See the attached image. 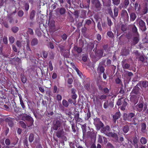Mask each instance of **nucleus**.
<instances>
[{
  "label": "nucleus",
  "mask_w": 148,
  "mask_h": 148,
  "mask_svg": "<svg viewBox=\"0 0 148 148\" xmlns=\"http://www.w3.org/2000/svg\"><path fill=\"white\" fill-rule=\"evenodd\" d=\"M82 130L83 136H84L86 131V126L85 124L82 125Z\"/></svg>",
  "instance_id": "72a5a7b5"
},
{
  "label": "nucleus",
  "mask_w": 148,
  "mask_h": 148,
  "mask_svg": "<svg viewBox=\"0 0 148 148\" xmlns=\"http://www.w3.org/2000/svg\"><path fill=\"white\" fill-rule=\"evenodd\" d=\"M129 53V51L128 49H124L122 50L121 52L122 55L126 56Z\"/></svg>",
  "instance_id": "7c9ffc66"
},
{
  "label": "nucleus",
  "mask_w": 148,
  "mask_h": 148,
  "mask_svg": "<svg viewBox=\"0 0 148 148\" xmlns=\"http://www.w3.org/2000/svg\"><path fill=\"white\" fill-rule=\"evenodd\" d=\"M148 8L147 7V6H145L143 10L142 11V13L143 14H145L147 13L148 12Z\"/></svg>",
  "instance_id": "c03bdc74"
},
{
  "label": "nucleus",
  "mask_w": 148,
  "mask_h": 148,
  "mask_svg": "<svg viewBox=\"0 0 148 148\" xmlns=\"http://www.w3.org/2000/svg\"><path fill=\"white\" fill-rule=\"evenodd\" d=\"M87 133V135H89V136L91 138L94 139L95 140L96 136L95 133H92L90 132H88Z\"/></svg>",
  "instance_id": "cd10ccee"
},
{
  "label": "nucleus",
  "mask_w": 148,
  "mask_h": 148,
  "mask_svg": "<svg viewBox=\"0 0 148 148\" xmlns=\"http://www.w3.org/2000/svg\"><path fill=\"white\" fill-rule=\"evenodd\" d=\"M144 106L143 103H139L136 106L137 110L139 112L141 111Z\"/></svg>",
  "instance_id": "412c9836"
},
{
  "label": "nucleus",
  "mask_w": 148,
  "mask_h": 148,
  "mask_svg": "<svg viewBox=\"0 0 148 148\" xmlns=\"http://www.w3.org/2000/svg\"><path fill=\"white\" fill-rule=\"evenodd\" d=\"M112 3L115 5L118 6L120 3V0H112Z\"/></svg>",
  "instance_id": "a19ab883"
},
{
  "label": "nucleus",
  "mask_w": 148,
  "mask_h": 148,
  "mask_svg": "<svg viewBox=\"0 0 148 148\" xmlns=\"http://www.w3.org/2000/svg\"><path fill=\"white\" fill-rule=\"evenodd\" d=\"M141 131L142 133H145L147 132V125L145 123H142L141 124Z\"/></svg>",
  "instance_id": "a211bd4d"
},
{
  "label": "nucleus",
  "mask_w": 148,
  "mask_h": 148,
  "mask_svg": "<svg viewBox=\"0 0 148 148\" xmlns=\"http://www.w3.org/2000/svg\"><path fill=\"white\" fill-rule=\"evenodd\" d=\"M13 120V119L9 117L5 119V121L8 123L10 127H12L14 126V123Z\"/></svg>",
  "instance_id": "9b49d317"
},
{
  "label": "nucleus",
  "mask_w": 148,
  "mask_h": 148,
  "mask_svg": "<svg viewBox=\"0 0 148 148\" xmlns=\"http://www.w3.org/2000/svg\"><path fill=\"white\" fill-rule=\"evenodd\" d=\"M24 8L25 10L27 11L29 8V4L27 3H25L24 4Z\"/></svg>",
  "instance_id": "864d4df0"
},
{
  "label": "nucleus",
  "mask_w": 148,
  "mask_h": 148,
  "mask_svg": "<svg viewBox=\"0 0 148 148\" xmlns=\"http://www.w3.org/2000/svg\"><path fill=\"white\" fill-rule=\"evenodd\" d=\"M121 16L124 19L126 20H128L129 17L128 14L126 10H123L122 11Z\"/></svg>",
  "instance_id": "4468645a"
},
{
  "label": "nucleus",
  "mask_w": 148,
  "mask_h": 148,
  "mask_svg": "<svg viewBox=\"0 0 148 148\" xmlns=\"http://www.w3.org/2000/svg\"><path fill=\"white\" fill-rule=\"evenodd\" d=\"M126 29L127 28L125 25H122L121 27V29L122 31L124 32L126 30Z\"/></svg>",
  "instance_id": "680f3d73"
},
{
  "label": "nucleus",
  "mask_w": 148,
  "mask_h": 148,
  "mask_svg": "<svg viewBox=\"0 0 148 148\" xmlns=\"http://www.w3.org/2000/svg\"><path fill=\"white\" fill-rule=\"evenodd\" d=\"M9 40L10 42L12 44L14 41L15 38L11 36L9 38Z\"/></svg>",
  "instance_id": "052dcab7"
},
{
  "label": "nucleus",
  "mask_w": 148,
  "mask_h": 148,
  "mask_svg": "<svg viewBox=\"0 0 148 148\" xmlns=\"http://www.w3.org/2000/svg\"><path fill=\"white\" fill-rule=\"evenodd\" d=\"M71 98L74 100H75L77 97V95L76 94V90L75 89L72 88L71 89Z\"/></svg>",
  "instance_id": "aec40b11"
},
{
  "label": "nucleus",
  "mask_w": 148,
  "mask_h": 148,
  "mask_svg": "<svg viewBox=\"0 0 148 148\" xmlns=\"http://www.w3.org/2000/svg\"><path fill=\"white\" fill-rule=\"evenodd\" d=\"M107 21L108 25L109 26H110L112 24V23L111 21V19L108 17H107Z\"/></svg>",
  "instance_id": "603ef678"
},
{
  "label": "nucleus",
  "mask_w": 148,
  "mask_h": 148,
  "mask_svg": "<svg viewBox=\"0 0 148 148\" xmlns=\"http://www.w3.org/2000/svg\"><path fill=\"white\" fill-rule=\"evenodd\" d=\"M138 85H139L138 84H137L134 87L132 91V92L133 93L136 94H138L140 93V88L138 86Z\"/></svg>",
  "instance_id": "f3484780"
},
{
  "label": "nucleus",
  "mask_w": 148,
  "mask_h": 148,
  "mask_svg": "<svg viewBox=\"0 0 148 148\" xmlns=\"http://www.w3.org/2000/svg\"><path fill=\"white\" fill-rule=\"evenodd\" d=\"M18 27L16 26H13L12 28V30L14 33H16L18 31Z\"/></svg>",
  "instance_id": "ea45409f"
},
{
  "label": "nucleus",
  "mask_w": 148,
  "mask_h": 148,
  "mask_svg": "<svg viewBox=\"0 0 148 148\" xmlns=\"http://www.w3.org/2000/svg\"><path fill=\"white\" fill-rule=\"evenodd\" d=\"M94 124L97 130H100L101 128L104 126L103 123L100 121V119L98 118L94 119Z\"/></svg>",
  "instance_id": "39448f33"
},
{
  "label": "nucleus",
  "mask_w": 148,
  "mask_h": 148,
  "mask_svg": "<svg viewBox=\"0 0 148 148\" xmlns=\"http://www.w3.org/2000/svg\"><path fill=\"white\" fill-rule=\"evenodd\" d=\"M64 132L63 128H59L56 132L57 137L59 138H62L64 136Z\"/></svg>",
  "instance_id": "6e6552de"
},
{
  "label": "nucleus",
  "mask_w": 148,
  "mask_h": 148,
  "mask_svg": "<svg viewBox=\"0 0 148 148\" xmlns=\"http://www.w3.org/2000/svg\"><path fill=\"white\" fill-rule=\"evenodd\" d=\"M92 2L93 4H95V6L97 8V11H99L101 9V5L98 0H92Z\"/></svg>",
  "instance_id": "f8f14e48"
},
{
  "label": "nucleus",
  "mask_w": 148,
  "mask_h": 148,
  "mask_svg": "<svg viewBox=\"0 0 148 148\" xmlns=\"http://www.w3.org/2000/svg\"><path fill=\"white\" fill-rule=\"evenodd\" d=\"M49 67L50 68V69L51 71H52L53 70V67L52 65V62L51 61H50L49 63Z\"/></svg>",
  "instance_id": "0e129e2a"
},
{
  "label": "nucleus",
  "mask_w": 148,
  "mask_h": 148,
  "mask_svg": "<svg viewBox=\"0 0 148 148\" xmlns=\"http://www.w3.org/2000/svg\"><path fill=\"white\" fill-rule=\"evenodd\" d=\"M139 60L141 61L142 62L144 63L146 62L147 58H146L145 57H145L143 56H141L139 57Z\"/></svg>",
  "instance_id": "58836bf2"
},
{
  "label": "nucleus",
  "mask_w": 148,
  "mask_h": 148,
  "mask_svg": "<svg viewBox=\"0 0 148 148\" xmlns=\"http://www.w3.org/2000/svg\"><path fill=\"white\" fill-rule=\"evenodd\" d=\"M114 16L113 15L112 12V11L110 13L111 15V17L114 19V17H116L118 16V9L117 8H116L115 6L114 8Z\"/></svg>",
  "instance_id": "dca6fc26"
},
{
  "label": "nucleus",
  "mask_w": 148,
  "mask_h": 148,
  "mask_svg": "<svg viewBox=\"0 0 148 148\" xmlns=\"http://www.w3.org/2000/svg\"><path fill=\"white\" fill-rule=\"evenodd\" d=\"M95 52L96 53L97 56L101 58L103 56V51L102 49H100L95 51Z\"/></svg>",
  "instance_id": "5701e85b"
},
{
  "label": "nucleus",
  "mask_w": 148,
  "mask_h": 148,
  "mask_svg": "<svg viewBox=\"0 0 148 148\" xmlns=\"http://www.w3.org/2000/svg\"><path fill=\"white\" fill-rule=\"evenodd\" d=\"M139 28L142 31L144 32L146 30L145 22L142 20L140 19L138 21Z\"/></svg>",
  "instance_id": "0eeeda50"
},
{
  "label": "nucleus",
  "mask_w": 148,
  "mask_h": 148,
  "mask_svg": "<svg viewBox=\"0 0 148 148\" xmlns=\"http://www.w3.org/2000/svg\"><path fill=\"white\" fill-rule=\"evenodd\" d=\"M17 14L19 16L21 17L24 14V12L23 10H20L18 12Z\"/></svg>",
  "instance_id": "3c124183"
},
{
  "label": "nucleus",
  "mask_w": 148,
  "mask_h": 148,
  "mask_svg": "<svg viewBox=\"0 0 148 148\" xmlns=\"http://www.w3.org/2000/svg\"><path fill=\"white\" fill-rule=\"evenodd\" d=\"M8 17L9 23H12L13 20V18L10 15H8Z\"/></svg>",
  "instance_id": "bf43d9fd"
},
{
  "label": "nucleus",
  "mask_w": 148,
  "mask_h": 148,
  "mask_svg": "<svg viewBox=\"0 0 148 148\" xmlns=\"http://www.w3.org/2000/svg\"><path fill=\"white\" fill-rule=\"evenodd\" d=\"M123 73L125 75H127L130 77H131L133 75L132 72L126 71L124 69L123 70Z\"/></svg>",
  "instance_id": "c85d7f7f"
},
{
  "label": "nucleus",
  "mask_w": 148,
  "mask_h": 148,
  "mask_svg": "<svg viewBox=\"0 0 148 148\" xmlns=\"http://www.w3.org/2000/svg\"><path fill=\"white\" fill-rule=\"evenodd\" d=\"M38 39L36 38H34L32 39L31 44L32 46H35L38 44Z\"/></svg>",
  "instance_id": "393cba45"
},
{
  "label": "nucleus",
  "mask_w": 148,
  "mask_h": 148,
  "mask_svg": "<svg viewBox=\"0 0 148 148\" xmlns=\"http://www.w3.org/2000/svg\"><path fill=\"white\" fill-rule=\"evenodd\" d=\"M123 119L125 121L134 122L136 120V115L133 112H130L127 114L124 113L123 115Z\"/></svg>",
  "instance_id": "f03ea898"
},
{
  "label": "nucleus",
  "mask_w": 148,
  "mask_h": 148,
  "mask_svg": "<svg viewBox=\"0 0 148 148\" xmlns=\"http://www.w3.org/2000/svg\"><path fill=\"white\" fill-rule=\"evenodd\" d=\"M121 115L119 112H117L112 116V121L114 123H116V120L119 119Z\"/></svg>",
  "instance_id": "9d476101"
},
{
  "label": "nucleus",
  "mask_w": 148,
  "mask_h": 148,
  "mask_svg": "<svg viewBox=\"0 0 148 148\" xmlns=\"http://www.w3.org/2000/svg\"><path fill=\"white\" fill-rule=\"evenodd\" d=\"M106 61L105 60H103L99 63L98 65L97 71L99 75H100L104 72L105 69L103 65H104Z\"/></svg>",
  "instance_id": "7ed1b4c3"
},
{
  "label": "nucleus",
  "mask_w": 148,
  "mask_h": 148,
  "mask_svg": "<svg viewBox=\"0 0 148 148\" xmlns=\"http://www.w3.org/2000/svg\"><path fill=\"white\" fill-rule=\"evenodd\" d=\"M103 90L104 93L105 94L108 93L109 92V90L107 88H104L103 89Z\"/></svg>",
  "instance_id": "69168bd1"
},
{
  "label": "nucleus",
  "mask_w": 148,
  "mask_h": 148,
  "mask_svg": "<svg viewBox=\"0 0 148 148\" xmlns=\"http://www.w3.org/2000/svg\"><path fill=\"white\" fill-rule=\"evenodd\" d=\"M66 1L67 3H65L64 7L67 9L70 8L71 5V0H66Z\"/></svg>",
  "instance_id": "bb28decb"
},
{
  "label": "nucleus",
  "mask_w": 148,
  "mask_h": 148,
  "mask_svg": "<svg viewBox=\"0 0 148 148\" xmlns=\"http://www.w3.org/2000/svg\"><path fill=\"white\" fill-rule=\"evenodd\" d=\"M2 24L5 27L8 28L9 27L8 23L6 21H4L2 22Z\"/></svg>",
  "instance_id": "774afa93"
},
{
  "label": "nucleus",
  "mask_w": 148,
  "mask_h": 148,
  "mask_svg": "<svg viewBox=\"0 0 148 148\" xmlns=\"http://www.w3.org/2000/svg\"><path fill=\"white\" fill-rule=\"evenodd\" d=\"M54 23L55 21H49L48 23L50 30L52 32H54L57 29L56 28Z\"/></svg>",
  "instance_id": "1a4fd4ad"
},
{
  "label": "nucleus",
  "mask_w": 148,
  "mask_h": 148,
  "mask_svg": "<svg viewBox=\"0 0 148 148\" xmlns=\"http://www.w3.org/2000/svg\"><path fill=\"white\" fill-rule=\"evenodd\" d=\"M99 98L101 100H104L106 99L107 96L106 95H99Z\"/></svg>",
  "instance_id": "49530a36"
},
{
  "label": "nucleus",
  "mask_w": 148,
  "mask_h": 148,
  "mask_svg": "<svg viewBox=\"0 0 148 148\" xmlns=\"http://www.w3.org/2000/svg\"><path fill=\"white\" fill-rule=\"evenodd\" d=\"M34 139V134L32 133H31L30 134L29 138V142L30 143L32 142Z\"/></svg>",
  "instance_id": "4c0bfd02"
},
{
  "label": "nucleus",
  "mask_w": 148,
  "mask_h": 148,
  "mask_svg": "<svg viewBox=\"0 0 148 148\" xmlns=\"http://www.w3.org/2000/svg\"><path fill=\"white\" fill-rule=\"evenodd\" d=\"M62 103L63 106L66 107H67L69 106V104L68 102L65 99L63 100Z\"/></svg>",
  "instance_id": "37998d69"
},
{
  "label": "nucleus",
  "mask_w": 148,
  "mask_h": 148,
  "mask_svg": "<svg viewBox=\"0 0 148 148\" xmlns=\"http://www.w3.org/2000/svg\"><path fill=\"white\" fill-rule=\"evenodd\" d=\"M21 80L23 83H25L27 81V79L26 77L24 75L22 76L21 77Z\"/></svg>",
  "instance_id": "4d7b16f0"
},
{
  "label": "nucleus",
  "mask_w": 148,
  "mask_h": 148,
  "mask_svg": "<svg viewBox=\"0 0 148 148\" xmlns=\"http://www.w3.org/2000/svg\"><path fill=\"white\" fill-rule=\"evenodd\" d=\"M138 34H136V36L133 37L132 40V42L133 45L136 44L139 41V38Z\"/></svg>",
  "instance_id": "2eb2a0df"
},
{
  "label": "nucleus",
  "mask_w": 148,
  "mask_h": 148,
  "mask_svg": "<svg viewBox=\"0 0 148 148\" xmlns=\"http://www.w3.org/2000/svg\"><path fill=\"white\" fill-rule=\"evenodd\" d=\"M69 12L72 14H73L75 16V17L76 18H78V17L79 16V14L80 12V11L79 10H77L74 12H72L70 11H69Z\"/></svg>",
  "instance_id": "c9c22d12"
},
{
  "label": "nucleus",
  "mask_w": 148,
  "mask_h": 148,
  "mask_svg": "<svg viewBox=\"0 0 148 148\" xmlns=\"http://www.w3.org/2000/svg\"><path fill=\"white\" fill-rule=\"evenodd\" d=\"M101 132L106 134H107V132L109 131L110 129V127L109 126L107 125L104 127L101 128Z\"/></svg>",
  "instance_id": "4be33fe9"
},
{
  "label": "nucleus",
  "mask_w": 148,
  "mask_h": 148,
  "mask_svg": "<svg viewBox=\"0 0 148 148\" xmlns=\"http://www.w3.org/2000/svg\"><path fill=\"white\" fill-rule=\"evenodd\" d=\"M57 10L59 12L60 14L61 15L64 14L66 12V10L64 7L59 8L57 9Z\"/></svg>",
  "instance_id": "b1692460"
},
{
  "label": "nucleus",
  "mask_w": 148,
  "mask_h": 148,
  "mask_svg": "<svg viewBox=\"0 0 148 148\" xmlns=\"http://www.w3.org/2000/svg\"><path fill=\"white\" fill-rule=\"evenodd\" d=\"M132 31L134 33H136L137 34H138L137 32V29L135 25H134L132 28Z\"/></svg>",
  "instance_id": "6e6d98bb"
},
{
  "label": "nucleus",
  "mask_w": 148,
  "mask_h": 148,
  "mask_svg": "<svg viewBox=\"0 0 148 148\" xmlns=\"http://www.w3.org/2000/svg\"><path fill=\"white\" fill-rule=\"evenodd\" d=\"M117 104L119 106L122 105L121 109L122 110H124L125 109V108L127 104V103L126 101V99L123 98H121L118 99L117 102Z\"/></svg>",
  "instance_id": "20e7f679"
},
{
  "label": "nucleus",
  "mask_w": 148,
  "mask_h": 148,
  "mask_svg": "<svg viewBox=\"0 0 148 148\" xmlns=\"http://www.w3.org/2000/svg\"><path fill=\"white\" fill-rule=\"evenodd\" d=\"M134 8L138 12L139 11L140 9V5L137 2H136L134 4Z\"/></svg>",
  "instance_id": "473e14b6"
},
{
  "label": "nucleus",
  "mask_w": 148,
  "mask_h": 148,
  "mask_svg": "<svg viewBox=\"0 0 148 148\" xmlns=\"http://www.w3.org/2000/svg\"><path fill=\"white\" fill-rule=\"evenodd\" d=\"M113 138L116 142H118L119 141V137L117 134L116 133H114V135L113 136Z\"/></svg>",
  "instance_id": "a18cd8bd"
},
{
  "label": "nucleus",
  "mask_w": 148,
  "mask_h": 148,
  "mask_svg": "<svg viewBox=\"0 0 148 148\" xmlns=\"http://www.w3.org/2000/svg\"><path fill=\"white\" fill-rule=\"evenodd\" d=\"M35 11L34 10H32L30 12L29 15V18L31 20H32L35 16Z\"/></svg>",
  "instance_id": "2f4dec72"
},
{
  "label": "nucleus",
  "mask_w": 148,
  "mask_h": 148,
  "mask_svg": "<svg viewBox=\"0 0 148 148\" xmlns=\"http://www.w3.org/2000/svg\"><path fill=\"white\" fill-rule=\"evenodd\" d=\"M126 59L124 60L122 62V66L123 69V70L124 69H126L129 70L130 67V64L126 62Z\"/></svg>",
  "instance_id": "ddd939ff"
},
{
  "label": "nucleus",
  "mask_w": 148,
  "mask_h": 148,
  "mask_svg": "<svg viewBox=\"0 0 148 148\" xmlns=\"http://www.w3.org/2000/svg\"><path fill=\"white\" fill-rule=\"evenodd\" d=\"M124 4H121L119 6V8L120 9L122 8H125L127 6L129 3V0H125L124 2Z\"/></svg>",
  "instance_id": "6ab92c4d"
},
{
  "label": "nucleus",
  "mask_w": 148,
  "mask_h": 148,
  "mask_svg": "<svg viewBox=\"0 0 148 148\" xmlns=\"http://www.w3.org/2000/svg\"><path fill=\"white\" fill-rule=\"evenodd\" d=\"M16 45L17 47L20 48L21 47V44L19 40H17L16 41Z\"/></svg>",
  "instance_id": "e2e57ef3"
},
{
  "label": "nucleus",
  "mask_w": 148,
  "mask_h": 148,
  "mask_svg": "<svg viewBox=\"0 0 148 148\" xmlns=\"http://www.w3.org/2000/svg\"><path fill=\"white\" fill-rule=\"evenodd\" d=\"M20 123L22 127L23 128H25L26 127V125L25 124L23 121H20Z\"/></svg>",
  "instance_id": "5fc2aeb1"
},
{
  "label": "nucleus",
  "mask_w": 148,
  "mask_h": 148,
  "mask_svg": "<svg viewBox=\"0 0 148 148\" xmlns=\"http://www.w3.org/2000/svg\"><path fill=\"white\" fill-rule=\"evenodd\" d=\"M140 142L143 145L145 144L147 142V139L145 137H142L140 140Z\"/></svg>",
  "instance_id": "e433bc0d"
},
{
  "label": "nucleus",
  "mask_w": 148,
  "mask_h": 148,
  "mask_svg": "<svg viewBox=\"0 0 148 148\" xmlns=\"http://www.w3.org/2000/svg\"><path fill=\"white\" fill-rule=\"evenodd\" d=\"M130 130L129 126L127 125H126L124 126L123 128V130L124 133H127Z\"/></svg>",
  "instance_id": "c756f323"
},
{
  "label": "nucleus",
  "mask_w": 148,
  "mask_h": 148,
  "mask_svg": "<svg viewBox=\"0 0 148 148\" xmlns=\"http://www.w3.org/2000/svg\"><path fill=\"white\" fill-rule=\"evenodd\" d=\"M109 106V102L108 101H106L103 104V108L106 109H107L108 106Z\"/></svg>",
  "instance_id": "8fccbe9b"
},
{
  "label": "nucleus",
  "mask_w": 148,
  "mask_h": 148,
  "mask_svg": "<svg viewBox=\"0 0 148 148\" xmlns=\"http://www.w3.org/2000/svg\"><path fill=\"white\" fill-rule=\"evenodd\" d=\"M103 137L102 136L100 135H99L98 139V142L100 143H102L103 142Z\"/></svg>",
  "instance_id": "09e8293b"
},
{
  "label": "nucleus",
  "mask_w": 148,
  "mask_h": 148,
  "mask_svg": "<svg viewBox=\"0 0 148 148\" xmlns=\"http://www.w3.org/2000/svg\"><path fill=\"white\" fill-rule=\"evenodd\" d=\"M61 118H62V114H59V116L57 117L56 120L54 121L52 127L53 130H57L58 128L62 126L63 121L61 119Z\"/></svg>",
  "instance_id": "f257e3e1"
},
{
  "label": "nucleus",
  "mask_w": 148,
  "mask_h": 148,
  "mask_svg": "<svg viewBox=\"0 0 148 148\" xmlns=\"http://www.w3.org/2000/svg\"><path fill=\"white\" fill-rule=\"evenodd\" d=\"M106 147L108 148H114V146L110 143H108L106 145Z\"/></svg>",
  "instance_id": "13d9d810"
},
{
  "label": "nucleus",
  "mask_w": 148,
  "mask_h": 148,
  "mask_svg": "<svg viewBox=\"0 0 148 148\" xmlns=\"http://www.w3.org/2000/svg\"><path fill=\"white\" fill-rule=\"evenodd\" d=\"M23 120L24 121H27L29 122L30 125H27L28 127H30L33 124L34 120L33 118L29 115L25 114L22 117Z\"/></svg>",
  "instance_id": "423d86ee"
},
{
  "label": "nucleus",
  "mask_w": 148,
  "mask_h": 148,
  "mask_svg": "<svg viewBox=\"0 0 148 148\" xmlns=\"http://www.w3.org/2000/svg\"><path fill=\"white\" fill-rule=\"evenodd\" d=\"M74 49L78 53H81L82 51V49L81 48L75 46L74 47Z\"/></svg>",
  "instance_id": "f704fd0d"
},
{
  "label": "nucleus",
  "mask_w": 148,
  "mask_h": 148,
  "mask_svg": "<svg viewBox=\"0 0 148 148\" xmlns=\"http://www.w3.org/2000/svg\"><path fill=\"white\" fill-rule=\"evenodd\" d=\"M5 143L7 146L9 145L10 144V141L9 139H6L5 140Z\"/></svg>",
  "instance_id": "338daca9"
},
{
  "label": "nucleus",
  "mask_w": 148,
  "mask_h": 148,
  "mask_svg": "<svg viewBox=\"0 0 148 148\" xmlns=\"http://www.w3.org/2000/svg\"><path fill=\"white\" fill-rule=\"evenodd\" d=\"M79 114L78 112L77 113L75 114V119L77 122H80V119L79 117Z\"/></svg>",
  "instance_id": "79ce46f5"
},
{
  "label": "nucleus",
  "mask_w": 148,
  "mask_h": 148,
  "mask_svg": "<svg viewBox=\"0 0 148 148\" xmlns=\"http://www.w3.org/2000/svg\"><path fill=\"white\" fill-rule=\"evenodd\" d=\"M107 35L110 37L113 38L114 37L113 33L111 31H109L107 33Z\"/></svg>",
  "instance_id": "de8ad7c7"
},
{
  "label": "nucleus",
  "mask_w": 148,
  "mask_h": 148,
  "mask_svg": "<svg viewBox=\"0 0 148 148\" xmlns=\"http://www.w3.org/2000/svg\"><path fill=\"white\" fill-rule=\"evenodd\" d=\"M130 20L131 21H134L136 18V15L134 12H132L130 14Z\"/></svg>",
  "instance_id": "a878e982"
}]
</instances>
